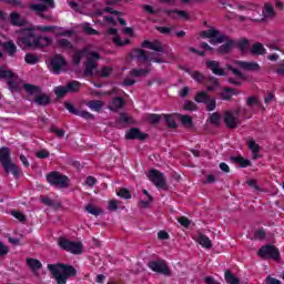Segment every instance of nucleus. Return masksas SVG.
Returning <instances> with one entry per match:
<instances>
[{
  "label": "nucleus",
  "instance_id": "nucleus-21",
  "mask_svg": "<svg viewBox=\"0 0 284 284\" xmlns=\"http://www.w3.org/2000/svg\"><path fill=\"white\" fill-rule=\"evenodd\" d=\"M50 43H52V39H50L49 37H36L33 48H48Z\"/></svg>",
  "mask_w": 284,
  "mask_h": 284
},
{
  "label": "nucleus",
  "instance_id": "nucleus-28",
  "mask_svg": "<svg viewBox=\"0 0 284 284\" xmlns=\"http://www.w3.org/2000/svg\"><path fill=\"white\" fill-rule=\"evenodd\" d=\"M27 265L31 272H37L43 267L41 261L37 258H27Z\"/></svg>",
  "mask_w": 284,
  "mask_h": 284
},
{
  "label": "nucleus",
  "instance_id": "nucleus-32",
  "mask_svg": "<svg viewBox=\"0 0 284 284\" xmlns=\"http://www.w3.org/2000/svg\"><path fill=\"white\" fill-rule=\"evenodd\" d=\"M231 161L232 163H237L240 168H250V165H252V162L250 160L244 159L243 156H232Z\"/></svg>",
  "mask_w": 284,
  "mask_h": 284
},
{
  "label": "nucleus",
  "instance_id": "nucleus-15",
  "mask_svg": "<svg viewBox=\"0 0 284 284\" xmlns=\"http://www.w3.org/2000/svg\"><path fill=\"white\" fill-rule=\"evenodd\" d=\"M125 138L129 140H138V141H145L148 139V134L141 132L139 129L133 128L129 130L125 134Z\"/></svg>",
  "mask_w": 284,
  "mask_h": 284
},
{
  "label": "nucleus",
  "instance_id": "nucleus-31",
  "mask_svg": "<svg viewBox=\"0 0 284 284\" xmlns=\"http://www.w3.org/2000/svg\"><path fill=\"white\" fill-rule=\"evenodd\" d=\"M40 201L41 203H43V205H47V207H54L55 210H59V207H61V202H55L48 196H42Z\"/></svg>",
  "mask_w": 284,
  "mask_h": 284
},
{
  "label": "nucleus",
  "instance_id": "nucleus-59",
  "mask_svg": "<svg viewBox=\"0 0 284 284\" xmlns=\"http://www.w3.org/2000/svg\"><path fill=\"white\" fill-rule=\"evenodd\" d=\"M11 216H13L18 221H20V223H26V220H27L26 215H23V213H21L19 211H12Z\"/></svg>",
  "mask_w": 284,
  "mask_h": 284
},
{
  "label": "nucleus",
  "instance_id": "nucleus-50",
  "mask_svg": "<svg viewBox=\"0 0 284 284\" xmlns=\"http://www.w3.org/2000/svg\"><path fill=\"white\" fill-rule=\"evenodd\" d=\"M54 94L60 99L68 94V87H57L54 89Z\"/></svg>",
  "mask_w": 284,
  "mask_h": 284
},
{
  "label": "nucleus",
  "instance_id": "nucleus-22",
  "mask_svg": "<svg viewBox=\"0 0 284 284\" xmlns=\"http://www.w3.org/2000/svg\"><path fill=\"white\" fill-rule=\"evenodd\" d=\"M251 54H254L255 57H261L263 54H267V50L265 47H263V43L256 42L251 48Z\"/></svg>",
  "mask_w": 284,
  "mask_h": 284
},
{
  "label": "nucleus",
  "instance_id": "nucleus-23",
  "mask_svg": "<svg viewBox=\"0 0 284 284\" xmlns=\"http://www.w3.org/2000/svg\"><path fill=\"white\" fill-rule=\"evenodd\" d=\"M3 50L9 57H14L17 54V44L12 40L2 43Z\"/></svg>",
  "mask_w": 284,
  "mask_h": 284
},
{
  "label": "nucleus",
  "instance_id": "nucleus-37",
  "mask_svg": "<svg viewBox=\"0 0 284 284\" xmlns=\"http://www.w3.org/2000/svg\"><path fill=\"white\" fill-rule=\"evenodd\" d=\"M151 181L158 190H168V182L165 181V179H152Z\"/></svg>",
  "mask_w": 284,
  "mask_h": 284
},
{
  "label": "nucleus",
  "instance_id": "nucleus-11",
  "mask_svg": "<svg viewBox=\"0 0 284 284\" xmlns=\"http://www.w3.org/2000/svg\"><path fill=\"white\" fill-rule=\"evenodd\" d=\"M233 65H236L237 68H241V70H246V72H258L261 70V65L258 62H247V61H241L235 60L233 62Z\"/></svg>",
  "mask_w": 284,
  "mask_h": 284
},
{
  "label": "nucleus",
  "instance_id": "nucleus-7",
  "mask_svg": "<svg viewBox=\"0 0 284 284\" xmlns=\"http://www.w3.org/2000/svg\"><path fill=\"white\" fill-rule=\"evenodd\" d=\"M131 57L132 59H138L139 61H144V62L154 61V63H163L162 59L154 58L153 52H150L148 54V52L144 51L143 49H134L131 52Z\"/></svg>",
  "mask_w": 284,
  "mask_h": 284
},
{
  "label": "nucleus",
  "instance_id": "nucleus-57",
  "mask_svg": "<svg viewBox=\"0 0 284 284\" xmlns=\"http://www.w3.org/2000/svg\"><path fill=\"white\" fill-rule=\"evenodd\" d=\"M210 121L213 125H220L221 123V114L219 112H214L211 116H210Z\"/></svg>",
  "mask_w": 284,
  "mask_h": 284
},
{
  "label": "nucleus",
  "instance_id": "nucleus-16",
  "mask_svg": "<svg viewBox=\"0 0 284 284\" xmlns=\"http://www.w3.org/2000/svg\"><path fill=\"white\" fill-rule=\"evenodd\" d=\"M0 163L2 168L12 163V158H10V149L8 146L0 149Z\"/></svg>",
  "mask_w": 284,
  "mask_h": 284
},
{
  "label": "nucleus",
  "instance_id": "nucleus-46",
  "mask_svg": "<svg viewBox=\"0 0 284 284\" xmlns=\"http://www.w3.org/2000/svg\"><path fill=\"white\" fill-rule=\"evenodd\" d=\"M246 105L247 108H253V105H261V100L256 95L248 97L246 99Z\"/></svg>",
  "mask_w": 284,
  "mask_h": 284
},
{
  "label": "nucleus",
  "instance_id": "nucleus-44",
  "mask_svg": "<svg viewBox=\"0 0 284 284\" xmlns=\"http://www.w3.org/2000/svg\"><path fill=\"white\" fill-rule=\"evenodd\" d=\"M23 88L28 94H37V93L41 92V88L33 85V84L26 83V84H23Z\"/></svg>",
  "mask_w": 284,
  "mask_h": 284
},
{
  "label": "nucleus",
  "instance_id": "nucleus-33",
  "mask_svg": "<svg viewBox=\"0 0 284 284\" xmlns=\"http://www.w3.org/2000/svg\"><path fill=\"white\" fill-rule=\"evenodd\" d=\"M57 45L62 50H74V44H72V42H70L68 39H58Z\"/></svg>",
  "mask_w": 284,
  "mask_h": 284
},
{
  "label": "nucleus",
  "instance_id": "nucleus-27",
  "mask_svg": "<svg viewBox=\"0 0 284 284\" xmlns=\"http://www.w3.org/2000/svg\"><path fill=\"white\" fill-rule=\"evenodd\" d=\"M274 17H276V11L274 10V6L270 3H265L263 9V18L274 19Z\"/></svg>",
  "mask_w": 284,
  "mask_h": 284
},
{
  "label": "nucleus",
  "instance_id": "nucleus-34",
  "mask_svg": "<svg viewBox=\"0 0 284 284\" xmlns=\"http://www.w3.org/2000/svg\"><path fill=\"white\" fill-rule=\"evenodd\" d=\"M88 108L93 112H101L103 108V102L101 100H91L87 103Z\"/></svg>",
  "mask_w": 284,
  "mask_h": 284
},
{
  "label": "nucleus",
  "instance_id": "nucleus-41",
  "mask_svg": "<svg viewBox=\"0 0 284 284\" xmlns=\"http://www.w3.org/2000/svg\"><path fill=\"white\" fill-rule=\"evenodd\" d=\"M81 83L79 81H71L67 84V92H79Z\"/></svg>",
  "mask_w": 284,
  "mask_h": 284
},
{
  "label": "nucleus",
  "instance_id": "nucleus-52",
  "mask_svg": "<svg viewBox=\"0 0 284 284\" xmlns=\"http://www.w3.org/2000/svg\"><path fill=\"white\" fill-rule=\"evenodd\" d=\"M0 79H14V73H12L10 70L0 68Z\"/></svg>",
  "mask_w": 284,
  "mask_h": 284
},
{
  "label": "nucleus",
  "instance_id": "nucleus-1",
  "mask_svg": "<svg viewBox=\"0 0 284 284\" xmlns=\"http://www.w3.org/2000/svg\"><path fill=\"white\" fill-rule=\"evenodd\" d=\"M87 54V61L84 62V75L85 77H94V70L99 68V63L97 61H100L101 54L95 51L88 52V48H84L80 51H75L73 54L72 61L74 65H79L81 63V59L85 57Z\"/></svg>",
  "mask_w": 284,
  "mask_h": 284
},
{
  "label": "nucleus",
  "instance_id": "nucleus-25",
  "mask_svg": "<svg viewBox=\"0 0 284 284\" xmlns=\"http://www.w3.org/2000/svg\"><path fill=\"white\" fill-rule=\"evenodd\" d=\"M10 22L17 27L26 26V19L21 18V14L18 12L10 13Z\"/></svg>",
  "mask_w": 284,
  "mask_h": 284
},
{
  "label": "nucleus",
  "instance_id": "nucleus-61",
  "mask_svg": "<svg viewBox=\"0 0 284 284\" xmlns=\"http://www.w3.org/2000/svg\"><path fill=\"white\" fill-rule=\"evenodd\" d=\"M163 118L165 119L169 128H172V129L176 128V121L172 115H163Z\"/></svg>",
  "mask_w": 284,
  "mask_h": 284
},
{
  "label": "nucleus",
  "instance_id": "nucleus-56",
  "mask_svg": "<svg viewBox=\"0 0 284 284\" xmlns=\"http://www.w3.org/2000/svg\"><path fill=\"white\" fill-rule=\"evenodd\" d=\"M151 50H154L155 52H163V44L161 41L155 40L151 43Z\"/></svg>",
  "mask_w": 284,
  "mask_h": 284
},
{
  "label": "nucleus",
  "instance_id": "nucleus-30",
  "mask_svg": "<svg viewBox=\"0 0 284 284\" xmlns=\"http://www.w3.org/2000/svg\"><path fill=\"white\" fill-rule=\"evenodd\" d=\"M197 243L205 250H210L212 247V240L205 234H200L197 237Z\"/></svg>",
  "mask_w": 284,
  "mask_h": 284
},
{
  "label": "nucleus",
  "instance_id": "nucleus-24",
  "mask_svg": "<svg viewBox=\"0 0 284 284\" xmlns=\"http://www.w3.org/2000/svg\"><path fill=\"white\" fill-rule=\"evenodd\" d=\"M33 101L37 105L45 106V105H50L51 100H50V95H48L47 93H40L36 95Z\"/></svg>",
  "mask_w": 284,
  "mask_h": 284
},
{
  "label": "nucleus",
  "instance_id": "nucleus-49",
  "mask_svg": "<svg viewBox=\"0 0 284 284\" xmlns=\"http://www.w3.org/2000/svg\"><path fill=\"white\" fill-rule=\"evenodd\" d=\"M237 48L241 52H245L250 48V41L247 39H242L237 42Z\"/></svg>",
  "mask_w": 284,
  "mask_h": 284
},
{
  "label": "nucleus",
  "instance_id": "nucleus-14",
  "mask_svg": "<svg viewBox=\"0 0 284 284\" xmlns=\"http://www.w3.org/2000/svg\"><path fill=\"white\" fill-rule=\"evenodd\" d=\"M47 182L55 190H64L70 186V179H47Z\"/></svg>",
  "mask_w": 284,
  "mask_h": 284
},
{
  "label": "nucleus",
  "instance_id": "nucleus-2",
  "mask_svg": "<svg viewBox=\"0 0 284 284\" xmlns=\"http://www.w3.org/2000/svg\"><path fill=\"white\" fill-rule=\"evenodd\" d=\"M48 270L57 284H67L68 278L77 276L75 267L65 263L48 264Z\"/></svg>",
  "mask_w": 284,
  "mask_h": 284
},
{
  "label": "nucleus",
  "instance_id": "nucleus-40",
  "mask_svg": "<svg viewBox=\"0 0 284 284\" xmlns=\"http://www.w3.org/2000/svg\"><path fill=\"white\" fill-rule=\"evenodd\" d=\"M152 69H133L131 70L130 74L131 77H146V74H150Z\"/></svg>",
  "mask_w": 284,
  "mask_h": 284
},
{
  "label": "nucleus",
  "instance_id": "nucleus-64",
  "mask_svg": "<svg viewBox=\"0 0 284 284\" xmlns=\"http://www.w3.org/2000/svg\"><path fill=\"white\" fill-rule=\"evenodd\" d=\"M266 284H283V282H281V280H276L275 277L267 276Z\"/></svg>",
  "mask_w": 284,
  "mask_h": 284
},
{
  "label": "nucleus",
  "instance_id": "nucleus-10",
  "mask_svg": "<svg viewBox=\"0 0 284 284\" xmlns=\"http://www.w3.org/2000/svg\"><path fill=\"white\" fill-rule=\"evenodd\" d=\"M42 3H31L29 6L30 10L36 12V14H43V12H48V8H54V0H40Z\"/></svg>",
  "mask_w": 284,
  "mask_h": 284
},
{
  "label": "nucleus",
  "instance_id": "nucleus-3",
  "mask_svg": "<svg viewBox=\"0 0 284 284\" xmlns=\"http://www.w3.org/2000/svg\"><path fill=\"white\" fill-rule=\"evenodd\" d=\"M58 246L60 250L64 252H69L70 254H74L79 256V254H83V243L77 241H70L63 236L58 239Z\"/></svg>",
  "mask_w": 284,
  "mask_h": 284
},
{
  "label": "nucleus",
  "instance_id": "nucleus-36",
  "mask_svg": "<svg viewBox=\"0 0 284 284\" xmlns=\"http://www.w3.org/2000/svg\"><path fill=\"white\" fill-rule=\"evenodd\" d=\"M85 212H88L89 214H92V216H101V214H103V211L94 206V204H88L85 206Z\"/></svg>",
  "mask_w": 284,
  "mask_h": 284
},
{
  "label": "nucleus",
  "instance_id": "nucleus-20",
  "mask_svg": "<svg viewBox=\"0 0 284 284\" xmlns=\"http://www.w3.org/2000/svg\"><path fill=\"white\" fill-rule=\"evenodd\" d=\"M123 105H125L123 98L116 97V98H113L112 101L110 102L109 110H111L112 112H119V110H121Z\"/></svg>",
  "mask_w": 284,
  "mask_h": 284
},
{
  "label": "nucleus",
  "instance_id": "nucleus-13",
  "mask_svg": "<svg viewBox=\"0 0 284 284\" xmlns=\"http://www.w3.org/2000/svg\"><path fill=\"white\" fill-rule=\"evenodd\" d=\"M206 68H209V70H211V72L216 77H225V70L221 68V63L219 61L207 60Z\"/></svg>",
  "mask_w": 284,
  "mask_h": 284
},
{
  "label": "nucleus",
  "instance_id": "nucleus-51",
  "mask_svg": "<svg viewBox=\"0 0 284 284\" xmlns=\"http://www.w3.org/2000/svg\"><path fill=\"white\" fill-rule=\"evenodd\" d=\"M148 179H164V175L159 170L152 169L148 174Z\"/></svg>",
  "mask_w": 284,
  "mask_h": 284
},
{
  "label": "nucleus",
  "instance_id": "nucleus-38",
  "mask_svg": "<svg viewBox=\"0 0 284 284\" xmlns=\"http://www.w3.org/2000/svg\"><path fill=\"white\" fill-rule=\"evenodd\" d=\"M234 94H236L234 92V89L231 88H225L222 93H221V100L222 101H230V99H232V97H234Z\"/></svg>",
  "mask_w": 284,
  "mask_h": 284
},
{
  "label": "nucleus",
  "instance_id": "nucleus-55",
  "mask_svg": "<svg viewBox=\"0 0 284 284\" xmlns=\"http://www.w3.org/2000/svg\"><path fill=\"white\" fill-rule=\"evenodd\" d=\"M118 196H120V199H132V193L128 190V189H120V191L118 192Z\"/></svg>",
  "mask_w": 284,
  "mask_h": 284
},
{
  "label": "nucleus",
  "instance_id": "nucleus-42",
  "mask_svg": "<svg viewBox=\"0 0 284 284\" xmlns=\"http://www.w3.org/2000/svg\"><path fill=\"white\" fill-rule=\"evenodd\" d=\"M24 61L29 65H36V63H39V57H37V54L33 53H27L24 57Z\"/></svg>",
  "mask_w": 284,
  "mask_h": 284
},
{
  "label": "nucleus",
  "instance_id": "nucleus-60",
  "mask_svg": "<svg viewBox=\"0 0 284 284\" xmlns=\"http://www.w3.org/2000/svg\"><path fill=\"white\" fill-rule=\"evenodd\" d=\"M47 179H68V175H62L59 171H52L47 174Z\"/></svg>",
  "mask_w": 284,
  "mask_h": 284
},
{
  "label": "nucleus",
  "instance_id": "nucleus-26",
  "mask_svg": "<svg viewBox=\"0 0 284 284\" xmlns=\"http://www.w3.org/2000/svg\"><path fill=\"white\" fill-rule=\"evenodd\" d=\"M106 32L108 34H112L114 37L113 41L116 43V45H128V43H130V40L121 41L119 38V31L115 28H111Z\"/></svg>",
  "mask_w": 284,
  "mask_h": 284
},
{
  "label": "nucleus",
  "instance_id": "nucleus-45",
  "mask_svg": "<svg viewBox=\"0 0 284 284\" xmlns=\"http://www.w3.org/2000/svg\"><path fill=\"white\" fill-rule=\"evenodd\" d=\"M225 41H227V36L220 33L215 38H211L210 43L216 45V43H225Z\"/></svg>",
  "mask_w": 284,
  "mask_h": 284
},
{
  "label": "nucleus",
  "instance_id": "nucleus-63",
  "mask_svg": "<svg viewBox=\"0 0 284 284\" xmlns=\"http://www.w3.org/2000/svg\"><path fill=\"white\" fill-rule=\"evenodd\" d=\"M110 74H112V68L110 67H104L100 71V77L106 78V77H110Z\"/></svg>",
  "mask_w": 284,
  "mask_h": 284
},
{
  "label": "nucleus",
  "instance_id": "nucleus-18",
  "mask_svg": "<svg viewBox=\"0 0 284 284\" xmlns=\"http://www.w3.org/2000/svg\"><path fill=\"white\" fill-rule=\"evenodd\" d=\"M3 169L7 172V174H12L16 179H18V176H21V168L17 166V164L12 162L6 164Z\"/></svg>",
  "mask_w": 284,
  "mask_h": 284
},
{
  "label": "nucleus",
  "instance_id": "nucleus-6",
  "mask_svg": "<svg viewBox=\"0 0 284 284\" xmlns=\"http://www.w3.org/2000/svg\"><path fill=\"white\" fill-rule=\"evenodd\" d=\"M257 254L261 258H273V261H278V258H281V251L272 244L262 246Z\"/></svg>",
  "mask_w": 284,
  "mask_h": 284
},
{
  "label": "nucleus",
  "instance_id": "nucleus-35",
  "mask_svg": "<svg viewBox=\"0 0 284 284\" xmlns=\"http://www.w3.org/2000/svg\"><path fill=\"white\" fill-rule=\"evenodd\" d=\"M145 121L150 123L151 125H158V123L161 121V115L156 113H148L144 116Z\"/></svg>",
  "mask_w": 284,
  "mask_h": 284
},
{
  "label": "nucleus",
  "instance_id": "nucleus-47",
  "mask_svg": "<svg viewBox=\"0 0 284 284\" xmlns=\"http://www.w3.org/2000/svg\"><path fill=\"white\" fill-rule=\"evenodd\" d=\"M226 69L230 70L237 79H245V74L241 70L234 68L232 64H226Z\"/></svg>",
  "mask_w": 284,
  "mask_h": 284
},
{
  "label": "nucleus",
  "instance_id": "nucleus-17",
  "mask_svg": "<svg viewBox=\"0 0 284 284\" xmlns=\"http://www.w3.org/2000/svg\"><path fill=\"white\" fill-rule=\"evenodd\" d=\"M165 13L171 19H179L181 17L182 19H185L186 21L190 20V13L183 10H166Z\"/></svg>",
  "mask_w": 284,
  "mask_h": 284
},
{
  "label": "nucleus",
  "instance_id": "nucleus-39",
  "mask_svg": "<svg viewBox=\"0 0 284 284\" xmlns=\"http://www.w3.org/2000/svg\"><path fill=\"white\" fill-rule=\"evenodd\" d=\"M224 278H225V281H226V283L227 284H240L241 283V281L237 278V277H235L232 273H231V271H225V273H224Z\"/></svg>",
  "mask_w": 284,
  "mask_h": 284
},
{
  "label": "nucleus",
  "instance_id": "nucleus-8",
  "mask_svg": "<svg viewBox=\"0 0 284 284\" xmlns=\"http://www.w3.org/2000/svg\"><path fill=\"white\" fill-rule=\"evenodd\" d=\"M196 103H205L207 112L216 110V99L211 98L207 92L201 91L195 95Z\"/></svg>",
  "mask_w": 284,
  "mask_h": 284
},
{
  "label": "nucleus",
  "instance_id": "nucleus-4",
  "mask_svg": "<svg viewBox=\"0 0 284 284\" xmlns=\"http://www.w3.org/2000/svg\"><path fill=\"white\" fill-rule=\"evenodd\" d=\"M37 37L34 36V29H22L18 39V45H24V48H34Z\"/></svg>",
  "mask_w": 284,
  "mask_h": 284
},
{
  "label": "nucleus",
  "instance_id": "nucleus-12",
  "mask_svg": "<svg viewBox=\"0 0 284 284\" xmlns=\"http://www.w3.org/2000/svg\"><path fill=\"white\" fill-rule=\"evenodd\" d=\"M65 65V58L62 55H55L51 59V72L53 74H61V70Z\"/></svg>",
  "mask_w": 284,
  "mask_h": 284
},
{
  "label": "nucleus",
  "instance_id": "nucleus-9",
  "mask_svg": "<svg viewBox=\"0 0 284 284\" xmlns=\"http://www.w3.org/2000/svg\"><path fill=\"white\" fill-rule=\"evenodd\" d=\"M148 267H150L152 272H156V274L172 276V271H170V267L163 261H151L149 262Z\"/></svg>",
  "mask_w": 284,
  "mask_h": 284
},
{
  "label": "nucleus",
  "instance_id": "nucleus-19",
  "mask_svg": "<svg viewBox=\"0 0 284 284\" xmlns=\"http://www.w3.org/2000/svg\"><path fill=\"white\" fill-rule=\"evenodd\" d=\"M248 149L252 152V159L253 161H256V159H261V146L258 144H256V142L254 140H248L247 142Z\"/></svg>",
  "mask_w": 284,
  "mask_h": 284
},
{
  "label": "nucleus",
  "instance_id": "nucleus-48",
  "mask_svg": "<svg viewBox=\"0 0 284 284\" xmlns=\"http://www.w3.org/2000/svg\"><path fill=\"white\" fill-rule=\"evenodd\" d=\"M77 116H81L82 119H85L87 121H90V120L94 121V114H92L88 111L79 110Z\"/></svg>",
  "mask_w": 284,
  "mask_h": 284
},
{
  "label": "nucleus",
  "instance_id": "nucleus-29",
  "mask_svg": "<svg viewBox=\"0 0 284 284\" xmlns=\"http://www.w3.org/2000/svg\"><path fill=\"white\" fill-rule=\"evenodd\" d=\"M226 42L219 47L217 52L219 54H227L232 48H234V41L233 40H225Z\"/></svg>",
  "mask_w": 284,
  "mask_h": 284
},
{
  "label": "nucleus",
  "instance_id": "nucleus-5",
  "mask_svg": "<svg viewBox=\"0 0 284 284\" xmlns=\"http://www.w3.org/2000/svg\"><path fill=\"white\" fill-rule=\"evenodd\" d=\"M239 114H241V108L230 110L224 113V123L226 128L235 130V128H239V125H241V119H239Z\"/></svg>",
  "mask_w": 284,
  "mask_h": 284
},
{
  "label": "nucleus",
  "instance_id": "nucleus-58",
  "mask_svg": "<svg viewBox=\"0 0 284 284\" xmlns=\"http://www.w3.org/2000/svg\"><path fill=\"white\" fill-rule=\"evenodd\" d=\"M51 132L58 136V139H63L65 136V131L63 129H59L55 125L51 126Z\"/></svg>",
  "mask_w": 284,
  "mask_h": 284
},
{
  "label": "nucleus",
  "instance_id": "nucleus-53",
  "mask_svg": "<svg viewBox=\"0 0 284 284\" xmlns=\"http://www.w3.org/2000/svg\"><path fill=\"white\" fill-rule=\"evenodd\" d=\"M191 77H192L197 83H203V81H205V75H203V73H201L200 71H193V73H191Z\"/></svg>",
  "mask_w": 284,
  "mask_h": 284
},
{
  "label": "nucleus",
  "instance_id": "nucleus-62",
  "mask_svg": "<svg viewBox=\"0 0 284 284\" xmlns=\"http://www.w3.org/2000/svg\"><path fill=\"white\" fill-rule=\"evenodd\" d=\"M181 121L183 123V125H187L189 128H192V118L190 115H182L181 116Z\"/></svg>",
  "mask_w": 284,
  "mask_h": 284
},
{
  "label": "nucleus",
  "instance_id": "nucleus-54",
  "mask_svg": "<svg viewBox=\"0 0 284 284\" xmlns=\"http://www.w3.org/2000/svg\"><path fill=\"white\" fill-rule=\"evenodd\" d=\"M265 236H267V233H265V229L263 227L256 230L254 233V239H256L257 241H263Z\"/></svg>",
  "mask_w": 284,
  "mask_h": 284
},
{
  "label": "nucleus",
  "instance_id": "nucleus-43",
  "mask_svg": "<svg viewBox=\"0 0 284 284\" xmlns=\"http://www.w3.org/2000/svg\"><path fill=\"white\" fill-rule=\"evenodd\" d=\"M219 34H221V32L216 29H209L202 32V37H204L205 39H213L219 37Z\"/></svg>",
  "mask_w": 284,
  "mask_h": 284
}]
</instances>
